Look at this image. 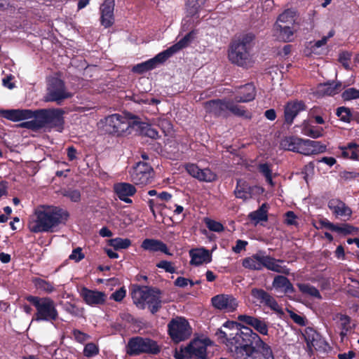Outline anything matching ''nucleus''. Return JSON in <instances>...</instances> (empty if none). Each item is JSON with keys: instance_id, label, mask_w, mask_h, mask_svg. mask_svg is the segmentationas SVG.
Returning <instances> with one entry per match:
<instances>
[{"instance_id": "nucleus-1", "label": "nucleus", "mask_w": 359, "mask_h": 359, "mask_svg": "<svg viewBox=\"0 0 359 359\" xmlns=\"http://www.w3.org/2000/svg\"><path fill=\"white\" fill-rule=\"evenodd\" d=\"M239 349L234 346V359H275L271 347L253 331L237 337Z\"/></svg>"}, {"instance_id": "nucleus-2", "label": "nucleus", "mask_w": 359, "mask_h": 359, "mask_svg": "<svg viewBox=\"0 0 359 359\" xmlns=\"http://www.w3.org/2000/svg\"><path fill=\"white\" fill-rule=\"evenodd\" d=\"M69 214L56 206L38 208L30 219L28 228L33 233L48 232L61 223L66 222Z\"/></svg>"}, {"instance_id": "nucleus-3", "label": "nucleus", "mask_w": 359, "mask_h": 359, "mask_svg": "<svg viewBox=\"0 0 359 359\" xmlns=\"http://www.w3.org/2000/svg\"><path fill=\"white\" fill-rule=\"evenodd\" d=\"M253 39V36L246 35L232 41L228 50V58L232 64L244 68L252 66L255 62L251 53Z\"/></svg>"}, {"instance_id": "nucleus-4", "label": "nucleus", "mask_w": 359, "mask_h": 359, "mask_svg": "<svg viewBox=\"0 0 359 359\" xmlns=\"http://www.w3.org/2000/svg\"><path fill=\"white\" fill-rule=\"evenodd\" d=\"M26 299L36 309V313L32 320L53 322L57 319L58 312L55 304L50 297L29 295L26 297Z\"/></svg>"}, {"instance_id": "nucleus-5", "label": "nucleus", "mask_w": 359, "mask_h": 359, "mask_svg": "<svg viewBox=\"0 0 359 359\" xmlns=\"http://www.w3.org/2000/svg\"><path fill=\"white\" fill-rule=\"evenodd\" d=\"M207 112L215 116H226L230 111L235 116L250 118V114L242 106L230 100H212L205 103Z\"/></svg>"}, {"instance_id": "nucleus-6", "label": "nucleus", "mask_w": 359, "mask_h": 359, "mask_svg": "<svg viewBox=\"0 0 359 359\" xmlns=\"http://www.w3.org/2000/svg\"><path fill=\"white\" fill-rule=\"evenodd\" d=\"M161 351L158 343L149 338L142 337H133L130 338L126 346V353L130 356H137L141 354L156 355Z\"/></svg>"}, {"instance_id": "nucleus-7", "label": "nucleus", "mask_w": 359, "mask_h": 359, "mask_svg": "<svg viewBox=\"0 0 359 359\" xmlns=\"http://www.w3.org/2000/svg\"><path fill=\"white\" fill-rule=\"evenodd\" d=\"M224 329L227 330H219L216 332L218 339L222 342L226 343L228 349L231 353L232 356H234V346L239 349L240 346L236 344L237 342V337L241 336L242 334H250L252 330L248 327L243 326L241 330L238 328V325L233 322H226L223 325Z\"/></svg>"}, {"instance_id": "nucleus-8", "label": "nucleus", "mask_w": 359, "mask_h": 359, "mask_svg": "<svg viewBox=\"0 0 359 359\" xmlns=\"http://www.w3.org/2000/svg\"><path fill=\"white\" fill-rule=\"evenodd\" d=\"M132 298L136 304H147L152 313H156L161 306L160 291L158 290L138 287L133 290Z\"/></svg>"}, {"instance_id": "nucleus-9", "label": "nucleus", "mask_w": 359, "mask_h": 359, "mask_svg": "<svg viewBox=\"0 0 359 359\" xmlns=\"http://www.w3.org/2000/svg\"><path fill=\"white\" fill-rule=\"evenodd\" d=\"M72 96V94L67 90L64 81L54 77L48 81L43 100L46 102H55L60 104L64 100Z\"/></svg>"}, {"instance_id": "nucleus-10", "label": "nucleus", "mask_w": 359, "mask_h": 359, "mask_svg": "<svg viewBox=\"0 0 359 359\" xmlns=\"http://www.w3.org/2000/svg\"><path fill=\"white\" fill-rule=\"evenodd\" d=\"M303 336L306 343V351L310 357L314 354V351L325 353L330 351L328 343L314 329L306 327Z\"/></svg>"}, {"instance_id": "nucleus-11", "label": "nucleus", "mask_w": 359, "mask_h": 359, "mask_svg": "<svg viewBox=\"0 0 359 359\" xmlns=\"http://www.w3.org/2000/svg\"><path fill=\"white\" fill-rule=\"evenodd\" d=\"M42 128L48 126L57 128L61 131L64 125L63 115L65 111L62 109H43L37 110Z\"/></svg>"}, {"instance_id": "nucleus-12", "label": "nucleus", "mask_w": 359, "mask_h": 359, "mask_svg": "<svg viewBox=\"0 0 359 359\" xmlns=\"http://www.w3.org/2000/svg\"><path fill=\"white\" fill-rule=\"evenodd\" d=\"M168 327L170 337L175 342L187 339L191 333L189 323L181 317L172 319L168 323Z\"/></svg>"}, {"instance_id": "nucleus-13", "label": "nucleus", "mask_w": 359, "mask_h": 359, "mask_svg": "<svg viewBox=\"0 0 359 359\" xmlns=\"http://www.w3.org/2000/svg\"><path fill=\"white\" fill-rule=\"evenodd\" d=\"M153 169L144 162H139L130 171L131 181L135 184L146 185L151 182Z\"/></svg>"}, {"instance_id": "nucleus-14", "label": "nucleus", "mask_w": 359, "mask_h": 359, "mask_svg": "<svg viewBox=\"0 0 359 359\" xmlns=\"http://www.w3.org/2000/svg\"><path fill=\"white\" fill-rule=\"evenodd\" d=\"M128 119L121 114H114L105 118L106 131L118 135L125 133L130 127Z\"/></svg>"}, {"instance_id": "nucleus-15", "label": "nucleus", "mask_w": 359, "mask_h": 359, "mask_svg": "<svg viewBox=\"0 0 359 359\" xmlns=\"http://www.w3.org/2000/svg\"><path fill=\"white\" fill-rule=\"evenodd\" d=\"M194 32H190L189 33L186 34L182 39H180L177 43L172 45L168 49L157 54L154 57L156 61V63H157L158 65L163 63L174 54L179 52L184 48L188 46L191 41L194 39Z\"/></svg>"}, {"instance_id": "nucleus-16", "label": "nucleus", "mask_w": 359, "mask_h": 359, "mask_svg": "<svg viewBox=\"0 0 359 359\" xmlns=\"http://www.w3.org/2000/svg\"><path fill=\"white\" fill-rule=\"evenodd\" d=\"M194 32H190L189 33L186 34L182 39H180L177 43L172 45L168 49L157 54L154 57L156 61V63H157L158 65L163 63L174 54L179 52L184 48L188 46L191 41L194 39Z\"/></svg>"}, {"instance_id": "nucleus-17", "label": "nucleus", "mask_w": 359, "mask_h": 359, "mask_svg": "<svg viewBox=\"0 0 359 359\" xmlns=\"http://www.w3.org/2000/svg\"><path fill=\"white\" fill-rule=\"evenodd\" d=\"M211 303L215 309L225 313L233 312L238 306V302L236 298L227 294L214 296L211 299Z\"/></svg>"}, {"instance_id": "nucleus-18", "label": "nucleus", "mask_w": 359, "mask_h": 359, "mask_svg": "<svg viewBox=\"0 0 359 359\" xmlns=\"http://www.w3.org/2000/svg\"><path fill=\"white\" fill-rule=\"evenodd\" d=\"M210 344L208 339H194L186 347L190 359H206L207 346Z\"/></svg>"}, {"instance_id": "nucleus-19", "label": "nucleus", "mask_w": 359, "mask_h": 359, "mask_svg": "<svg viewBox=\"0 0 359 359\" xmlns=\"http://www.w3.org/2000/svg\"><path fill=\"white\" fill-rule=\"evenodd\" d=\"M251 295L260 304L267 306L277 313H282V309L275 299L264 290L252 288Z\"/></svg>"}, {"instance_id": "nucleus-20", "label": "nucleus", "mask_w": 359, "mask_h": 359, "mask_svg": "<svg viewBox=\"0 0 359 359\" xmlns=\"http://www.w3.org/2000/svg\"><path fill=\"white\" fill-rule=\"evenodd\" d=\"M328 208L335 217L344 220L348 219L352 215L351 209L345 203L337 198L330 200Z\"/></svg>"}, {"instance_id": "nucleus-21", "label": "nucleus", "mask_w": 359, "mask_h": 359, "mask_svg": "<svg viewBox=\"0 0 359 359\" xmlns=\"http://www.w3.org/2000/svg\"><path fill=\"white\" fill-rule=\"evenodd\" d=\"M114 0H104L100 7V22L105 28L111 27L114 22Z\"/></svg>"}, {"instance_id": "nucleus-22", "label": "nucleus", "mask_w": 359, "mask_h": 359, "mask_svg": "<svg viewBox=\"0 0 359 359\" xmlns=\"http://www.w3.org/2000/svg\"><path fill=\"white\" fill-rule=\"evenodd\" d=\"M305 144L313 143L309 142V140H304L295 137H286L281 142V146L283 149L303 154L309 153V151H305Z\"/></svg>"}, {"instance_id": "nucleus-23", "label": "nucleus", "mask_w": 359, "mask_h": 359, "mask_svg": "<svg viewBox=\"0 0 359 359\" xmlns=\"http://www.w3.org/2000/svg\"><path fill=\"white\" fill-rule=\"evenodd\" d=\"M81 295L85 302L90 306L102 304L107 298L105 293L97 290H88L86 287L81 290Z\"/></svg>"}, {"instance_id": "nucleus-24", "label": "nucleus", "mask_w": 359, "mask_h": 359, "mask_svg": "<svg viewBox=\"0 0 359 359\" xmlns=\"http://www.w3.org/2000/svg\"><path fill=\"white\" fill-rule=\"evenodd\" d=\"M238 320L252 327L256 331L259 332L261 334H268V326L266 322L258 318H255L248 315H239Z\"/></svg>"}, {"instance_id": "nucleus-25", "label": "nucleus", "mask_w": 359, "mask_h": 359, "mask_svg": "<svg viewBox=\"0 0 359 359\" xmlns=\"http://www.w3.org/2000/svg\"><path fill=\"white\" fill-rule=\"evenodd\" d=\"M297 27L293 25L292 27L288 25H282L281 24L275 23L273 26L274 35L280 41L284 42L292 41L294 39V33L297 31Z\"/></svg>"}, {"instance_id": "nucleus-26", "label": "nucleus", "mask_w": 359, "mask_h": 359, "mask_svg": "<svg viewBox=\"0 0 359 359\" xmlns=\"http://www.w3.org/2000/svg\"><path fill=\"white\" fill-rule=\"evenodd\" d=\"M189 256L191 257L190 264L195 266L210 263L212 261L211 252L203 248L191 249L189 251Z\"/></svg>"}, {"instance_id": "nucleus-27", "label": "nucleus", "mask_w": 359, "mask_h": 359, "mask_svg": "<svg viewBox=\"0 0 359 359\" xmlns=\"http://www.w3.org/2000/svg\"><path fill=\"white\" fill-rule=\"evenodd\" d=\"M114 189L116 195L121 201L127 203H132V200L129 197L134 195L136 192V189L133 185L126 182L117 183L114 184Z\"/></svg>"}, {"instance_id": "nucleus-28", "label": "nucleus", "mask_w": 359, "mask_h": 359, "mask_svg": "<svg viewBox=\"0 0 359 359\" xmlns=\"http://www.w3.org/2000/svg\"><path fill=\"white\" fill-rule=\"evenodd\" d=\"M255 97V88L252 83H247L238 88L236 95L233 102H248L252 101Z\"/></svg>"}, {"instance_id": "nucleus-29", "label": "nucleus", "mask_w": 359, "mask_h": 359, "mask_svg": "<svg viewBox=\"0 0 359 359\" xmlns=\"http://www.w3.org/2000/svg\"><path fill=\"white\" fill-rule=\"evenodd\" d=\"M351 84V83L343 85L340 81H338L337 83L332 82L327 83H320L318 86L317 93L320 95L333 96L340 93L342 90V89L345 88L346 86H348Z\"/></svg>"}, {"instance_id": "nucleus-30", "label": "nucleus", "mask_w": 359, "mask_h": 359, "mask_svg": "<svg viewBox=\"0 0 359 359\" xmlns=\"http://www.w3.org/2000/svg\"><path fill=\"white\" fill-rule=\"evenodd\" d=\"M263 261L264 267L268 270L285 275L290 274V269L283 264V260L276 259L269 255H265V259Z\"/></svg>"}, {"instance_id": "nucleus-31", "label": "nucleus", "mask_w": 359, "mask_h": 359, "mask_svg": "<svg viewBox=\"0 0 359 359\" xmlns=\"http://www.w3.org/2000/svg\"><path fill=\"white\" fill-rule=\"evenodd\" d=\"M1 115L5 118L12 121H19L24 119L31 118L33 115L30 109H8L4 110Z\"/></svg>"}, {"instance_id": "nucleus-32", "label": "nucleus", "mask_w": 359, "mask_h": 359, "mask_svg": "<svg viewBox=\"0 0 359 359\" xmlns=\"http://www.w3.org/2000/svg\"><path fill=\"white\" fill-rule=\"evenodd\" d=\"M265 255L262 252L256 253L251 257H246L243 260V266L250 270L259 271L264 267V259Z\"/></svg>"}, {"instance_id": "nucleus-33", "label": "nucleus", "mask_w": 359, "mask_h": 359, "mask_svg": "<svg viewBox=\"0 0 359 359\" xmlns=\"http://www.w3.org/2000/svg\"><path fill=\"white\" fill-rule=\"evenodd\" d=\"M141 247L149 252H162L166 255H170L167 245L161 241L147 238L142 243Z\"/></svg>"}, {"instance_id": "nucleus-34", "label": "nucleus", "mask_w": 359, "mask_h": 359, "mask_svg": "<svg viewBox=\"0 0 359 359\" xmlns=\"http://www.w3.org/2000/svg\"><path fill=\"white\" fill-rule=\"evenodd\" d=\"M304 109V104L302 102H288L285 107V121L288 123H292L299 112Z\"/></svg>"}, {"instance_id": "nucleus-35", "label": "nucleus", "mask_w": 359, "mask_h": 359, "mask_svg": "<svg viewBox=\"0 0 359 359\" xmlns=\"http://www.w3.org/2000/svg\"><path fill=\"white\" fill-rule=\"evenodd\" d=\"M333 320L337 324V327L340 330V336L343 339L347 335L348 332L351 330V318L348 316L337 313L334 316Z\"/></svg>"}, {"instance_id": "nucleus-36", "label": "nucleus", "mask_w": 359, "mask_h": 359, "mask_svg": "<svg viewBox=\"0 0 359 359\" xmlns=\"http://www.w3.org/2000/svg\"><path fill=\"white\" fill-rule=\"evenodd\" d=\"M300 22L301 19L297 17V12L292 9H287L280 14L276 23L292 24L294 26H299Z\"/></svg>"}, {"instance_id": "nucleus-37", "label": "nucleus", "mask_w": 359, "mask_h": 359, "mask_svg": "<svg viewBox=\"0 0 359 359\" xmlns=\"http://www.w3.org/2000/svg\"><path fill=\"white\" fill-rule=\"evenodd\" d=\"M252 191V188L245 181L238 180L237 181V185L234 191V194L236 198H241L245 201L251 198Z\"/></svg>"}, {"instance_id": "nucleus-38", "label": "nucleus", "mask_w": 359, "mask_h": 359, "mask_svg": "<svg viewBox=\"0 0 359 359\" xmlns=\"http://www.w3.org/2000/svg\"><path fill=\"white\" fill-rule=\"evenodd\" d=\"M302 133L306 136L316 139L323 135V128L306 123L302 128Z\"/></svg>"}, {"instance_id": "nucleus-39", "label": "nucleus", "mask_w": 359, "mask_h": 359, "mask_svg": "<svg viewBox=\"0 0 359 359\" xmlns=\"http://www.w3.org/2000/svg\"><path fill=\"white\" fill-rule=\"evenodd\" d=\"M249 217L256 224L262 221H266L268 219V216L266 204H262L258 210L250 212Z\"/></svg>"}, {"instance_id": "nucleus-40", "label": "nucleus", "mask_w": 359, "mask_h": 359, "mask_svg": "<svg viewBox=\"0 0 359 359\" xmlns=\"http://www.w3.org/2000/svg\"><path fill=\"white\" fill-rule=\"evenodd\" d=\"M273 287L277 289H283L286 292L292 290V285L289 280L283 276H277L273 281Z\"/></svg>"}, {"instance_id": "nucleus-41", "label": "nucleus", "mask_w": 359, "mask_h": 359, "mask_svg": "<svg viewBox=\"0 0 359 359\" xmlns=\"http://www.w3.org/2000/svg\"><path fill=\"white\" fill-rule=\"evenodd\" d=\"M297 287L299 290L304 294L317 298L322 299V297L317 288L309 283H299Z\"/></svg>"}, {"instance_id": "nucleus-42", "label": "nucleus", "mask_w": 359, "mask_h": 359, "mask_svg": "<svg viewBox=\"0 0 359 359\" xmlns=\"http://www.w3.org/2000/svg\"><path fill=\"white\" fill-rule=\"evenodd\" d=\"M332 231L337 232L343 235H356L359 233V229L348 224L341 225L334 224Z\"/></svg>"}, {"instance_id": "nucleus-43", "label": "nucleus", "mask_w": 359, "mask_h": 359, "mask_svg": "<svg viewBox=\"0 0 359 359\" xmlns=\"http://www.w3.org/2000/svg\"><path fill=\"white\" fill-rule=\"evenodd\" d=\"M33 115L31 118H34V120L25 121L20 124V126L22 128H26L28 129H32L34 130H36L42 128L40 119L39 118V114H37V110L32 111Z\"/></svg>"}, {"instance_id": "nucleus-44", "label": "nucleus", "mask_w": 359, "mask_h": 359, "mask_svg": "<svg viewBox=\"0 0 359 359\" xmlns=\"http://www.w3.org/2000/svg\"><path fill=\"white\" fill-rule=\"evenodd\" d=\"M336 114L341 121L345 123H350L354 117V114L351 112V109L346 107H338Z\"/></svg>"}, {"instance_id": "nucleus-45", "label": "nucleus", "mask_w": 359, "mask_h": 359, "mask_svg": "<svg viewBox=\"0 0 359 359\" xmlns=\"http://www.w3.org/2000/svg\"><path fill=\"white\" fill-rule=\"evenodd\" d=\"M309 142L313 144H305V151H309V153L304 154V155H311L325 151V146L320 144L319 142L310 140Z\"/></svg>"}, {"instance_id": "nucleus-46", "label": "nucleus", "mask_w": 359, "mask_h": 359, "mask_svg": "<svg viewBox=\"0 0 359 359\" xmlns=\"http://www.w3.org/2000/svg\"><path fill=\"white\" fill-rule=\"evenodd\" d=\"M33 283L37 289L44 291L47 293H50L54 290L53 285L39 278L33 279Z\"/></svg>"}, {"instance_id": "nucleus-47", "label": "nucleus", "mask_w": 359, "mask_h": 359, "mask_svg": "<svg viewBox=\"0 0 359 359\" xmlns=\"http://www.w3.org/2000/svg\"><path fill=\"white\" fill-rule=\"evenodd\" d=\"M109 244L115 250L126 249L131 245L128 238H116L109 241Z\"/></svg>"}, {"instance_id": "nucleus-48", "label": "nucleus", "mask_w": 359, "mask_h": 359, "mask_svg": "<svg viewBox=\"0 0 359 359\" xmlns=\"http://www.w3.org/2000/svg\"><path fill=\"white\" fill-rule=\"evenodd\" d=\"M216 175L209 168L200 169L197 180L199 181L211 182L216 180Z\"/></svg>"}, {"instance_id": "nucleus-49", "label": "nucleus", "mask_w": 359, "mask_h": 359, "mask_svg": "<svg viewBox=\"0 0 359 359\" xmlns=\"http://www.w3.org/2000/svg\"><path fill=\"white\" fill-rule=\"evenodd\" d=\"M341 97L344 101L359 99V89L348 88L342 92Z\"/></svg>"}, {"instance_id": "nucleus-50", "label": "nucleus", "mask_w": 359, "mask_h": 359, "mask_svg": "<svg viewBox=\"0 0 359 359\" xmlns=\"http://www.w3.org/2000/svg\"><path fill=\"white\" fill-rule=\"evenodd\" d=\"M204 222L208 229L212 231L222 232L224 229V226L220 222L215 220L205 218Z\"/></svg>"}, {"instance_id": "nucleus-51", "label": "nucleus", "mask_w": 359, "mask_h": 359, "mask_svg": "<svg viewBox=\"0 0 359 359\" xmlns=\"http://www.w3.org/2000/svg\"><path fill=\"white\" fill-rule=\"evenodd\" d=\"M99 353L98 346L94 343H88L83 349V355L86 357L90 358L97 355Z\"/></svg>"}, {"instance_id": "nucleus-52", "label": "nucleus", "mask_w": 359, "mask_h": 359, "mask_svg": "<svg viewBox=\"0 0 359 359\" xmlns=\"http://www.w3.org/2000/svg\"><path fill=\"white\" fill-rule=\"evenodd\" d=\"M259 170L260 172H262V175L266 177V182L273 186V183L272 180L271 169L270 168L269 165L266 163L260 164L259 166Z\"/></svg>"}, {"instance_id": "nucleus-53", "label": "nucleus", "mask_w": 359, "mask_h": 359, "mask_svg": "<svg viewBox=\"0 0 359 359\" xmlns=\"http://www.w3.org/2000/svg\"><path fill=\"white\" fill-rule=\"evenodd\" d=\"M141 131L142 133L144 134L145 136H147L153 139H155L158 136V131L148 124H143L141 126Z\"/></svg>"}, {"instance_id": "nucleus-54", "label": "nucleus", "mask_w": 359, "mask_h": 359, "mask_svg": "<svg viewBox=\"0 0 359 359\" xmlns=\"http://www.w3.org/2000/svg\"><path fill=\"white\" fill-rule=\"evenodd\" d=\"M156 266L160 269H164L166 272L174 273L176 272V269L173 266L172 263L168 261L162 260L159 262Z\"/></svg>"}, {"instance_id": "nucleus-55", "label": "nucleus", "mask_w": 359, "mask_h": 359, "mask_svg": "<svg viewBox=\"0 0 359 359\" xmlns=\"http://www.w3.org/2000/svg\"><path fill=\"white\" fill-rule=\"evenodd\" d=\"M334 224L330 222L327 219L323 218L318 220L315 226L316 229H327L330 231L333 230Z\"/></svg>"}, {"instance_id": "nucleus-56", "label": "nucleus", "mask_w": 359, "mask_h": 359, "mask_svg": "<svg viewBox=\"0 0 359 359\" xmlns=\"http://www.w3.org/2000/svg\"><path fill=\"white\" fill-rule=\"evenodd\" d=\"M72 335L74 339L79 343H84L90 338L88 334L76 329L72 330Z\"/></svg>"}, {"instance_id": "nucleus-57", "label": "nucleus", "mask_w": 359, "mask_h": 359, "mask_svg": "<svg viewBox=\"0 0 359 359\" xmlns=\"http://www.w3.org/2000/svg\"><path fill=\"white\" fill-rule=\"evenodd\" d=\"M187 172L193 177L197 179L198 177L200 169L198 166L194 163H188L185 165Z\"/></svg>"}, {"instance_id": "nucleus-58", "label": "nucleus", "mask_w": 359, "mask_h": 359, "mask_svg": "<svg viewBox=\"0 0 359 359\" xmlns=\"http://www.w3.org/2000/svg\"><path fill=\"white\" fill-rule=\"evenodd\" d=\"M126 290L121 287L117 290H116L114 292H113L111 294L110 298L116 302H121L123 300V299L126 297Z\"/></svg>"}, {"instance_id": "nucleus-59", "label": "nucleus", "mask_w": 359, "mask_h": 359, "mask_svg": "<svg viewBox=\"0 0 359 359\" xmlns=\"http://www.w3.org/2000/svg\"><path fill=\"white\" fill-rule=\"evenodd\" d=\"M69 259L74 260L78 262L84 258V255L81 252V248L74 249L71 255L69 256Z\"/></svg>"}, {"instance_id": "nucleus-60", "label": "nucleus", "mask_w": 359, "mask_h": 359, "mask_svg": "<svg viewBox=\"0 0 359 359\" xmlns=\"http://www.w3.org/2000/svg\"><path fill=\"white\" fill-rule=\"evenodd\" d=\"M65 196L70 198L72 201L77 202L81 198V194L79 191L78 190H73L69 189L65 191Z\"/></svg>"}, {"instance_id": "nucleus-61", "label": "nucleus", "mask_w": 359, "mask_h": 359, "mask_svg": "<svg viewBox=\"0 0 359 359\" xmlns=\"http://www.w3.org/2000/svg\"><path fill=\"white\" fill-rule=\"evenodd\" d=\"M290 316L296 324L300 326L306 325V320L304 316L297 314L294 312H290Z\"/></svg>"}, {"instance_id": "nucleus-62", "label": "nucleus", "mask_w": 359, "mask_h": 359, "mask_svg": "<svg viewBox=\"0 0 359 359\" xmlns=\"http://www.w3.org/2000/svg\"><path fill=\"white\" fill-rule=\"evenodd\" d=\"M13 8V0H0V11H12Z\"/></svg>"}, {"instance_id": "nucleus-63", "label": "nucleus", "mask_w": 359, "mask_h": 359, "mask_svg": "<svg viewBox=\"0 0 359 359\" xmlns=\"http://www.w3.org/2000/svg\"><path fill=\"white\" fill-rule=\"evenodd\" d=\"M351 55L348 53H342L339 55V61L346 69H350L348 61L350 60Z\"/></svg>"}, {"instance_id": "nucleus-64", "label": "nucleus", "mask_w": 359, "mask_h": 359, "mask_svg": "<svg viewBox=\"0 0 359 359\" xmlns=\"http://www.w3.org/2000/svg\"><path fill=\"white\" fill-rule=\"evenodd\" d=\"M189 283L191 286L194 285V283L189 279L185 278L184 277H178L175 281V285L177 287H184L187 286Z\"/></svg>"}]
</instances>
